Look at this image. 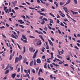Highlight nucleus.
I'll use <instances>...</instances> for the list:
<instances>
[{"label": "nucleus", "instance_id": "a18cd8bd", "mask_svg": "<svg viewBox=\"0 0 80 80\" xmlns=\"http://www.w3.org/2000/svg\"><path fill=\"white\" fill-rule=\"evenodd\" d=\"M60 17V16H59V15L58 14H57V18H59Z\"/></svg>", "mask_w": 80, "mask_h": 80}, {"label": "nucleus", "instance_id": "774afa93", "mask_svg": "<svg viewBox=\"0 0 80 80\" xmlns=\"http://www.w3.org/2000/svg\"><path fill=\"white\" fill-rule=\"evenodd\" d=\"M77 42H78V43H80V40H78Z\"/></svg>", "mask_w": 80, "mask_h": 80}, {"label": "nucleus", "instance_id": "9d476101", "mask_svg": "<svg viewBox=\"0 0 80 80\" xmlns=\"http://www.w3.org/2000/svg\"><path fill=\"white\" fill-rule=\"evenodd\" d=\"M33 48H29V50L30 52H33Z\"/></svg>", "mask_w": 80, "mask_h": 80}, {"label": "nucleus", "instance_id": "b1692460", "mask_svg": "<svg viewBox=\"0 0 80 80\" xmlns=\"http://www.w3.org/2000/svg\"><path fill=\"white\" fill-rule=\"evenodd\" d=\"M43 20H45V21H46V22H47V21H48V20H47V19L45 18H43Z\"/></svg>", "mask_w": 80, "mask_h": 80}, {"label": "nucleus", "instance_id": "bf43d9fd", "mask_svg": "<svg viewBox=\"0 0 80 80\" xmlns=\"http://www.w3.org/2000/svg\"><path fill=\"white\" fill-rule=\"evenodd\" d=\"M18 9H19V8L18 7H16L15 8V10H18Z\"/></svg>", "mask_w": 80, "mask_h": 80}, {"label": "nucleus", "instance_id": "aec40b11", "mask_svg": "<svg viewBox=\"0 0 80 80\" xmlns=\"http://www.w3.org/2000/svg\"><path fill=\"white\" fill-rule=\"evenodd\" d=\"M40 1L42 3H43V4H46V3L43 2V0H40Z\"/></svg>", "mask_w": 80, "mask_h": 80}, {"label": "nucleus", "instance_id": "ddd939ff", "mask_svg": "<svg viewBox=\"0 0 80 80\" xmlns=\"http://www.w3.org/2000/svg\"><path fill=\"white\" fill-rule=\"evenodd\" d=\"M23 52L22 53L23 54H24L25 53V47H23Z\"/></svg>", "mask_w": 80, "mask_h": 80}, {"label": "nucleus", "instance_id": "6ab92c4d", "mask_svg": "<svg viewBox=\"0 0 80 80\" xmlns=\"http://www.w3.org/2000/svg\"><path fill=\"white\" fill-rule=\"evenodd\" d=\"M57 56L58 57V58H62V57H61V56H60L59 55H57Z\"/></svg>", "mask_w": 80, "mask_h": 80}, {"label": "nucleus", "instance_id": "423d86ee", "mask_svg": "<svg viewBox=\"0 0 80 80\" xmlns=\"http://www.w3.org/2000/svg\"><path fill=\"white\" fill-rule=\"evenodd\" d=\"M71 12H72L73 15H76V14H78V12H74L72 10L71 11Z\"/></svg>", "mask_w": 80, "mask_h": 80}, {"label": "nucleus", "instance_id": "6e6552de", "mask_svg": "<svg viewBox=\"0 0 80 80\" xmlns=\"http://www.w3.org/2000/svg\"><path fill=\"white\" fill-rule=\"evenodd\" d=\"M22 38H23V39H24V40H27V39L26 38V37L23 35H22Z\"/></svg>", "mask_w": 80, "mask_h": 80}, {"label": "nucleus", "instance_id": "c03bdc74", "mask_svg": "<svg viewBox=\"0 0 80 80\" xmlns=\"http://www.w3.org/2000/svg\"><path fill=\"white\" fill-rule=\"evenodd\" d=\"M23 42H24V43H27V41L25 40H23V41H22Z\"/></svg>", "mask_w": 80, "mask_h": 80}, {"label": "nucleus", "instance_id": "09e8293b", "mask_svg": "<svg viewBox=\"0 0 80 80\" xmlns=\"http://www.w3.org/2000/svg\"><path fill=\"white\" fill-rule=\"evenodd\" d=\"M21 17H22L24 19H25V16L24 15H23L22 16H21Z\"/></svg>", "mask_w": 80, "mask_h": 80}, {"label": "nucleus", "instance_id": "412c9836", "mask_svg": "<svg viewBox=\"0 0 80 80\" xmlns=\"http://www.w3.org/2000/svg\"><path fill=\"white\" fill-rule=\"evenodd\" d=\"M74 2L75 3V4H77V0H74Z\"/></svg>", "mask_w": 80, "mask_h": 80}, {"label": "nucleus", "instance_id": "603ef678", "mask_svg": "<svg viewBox=\"0 0 80 80\" xmlns=\"http://www.w3.org/2000/svg\"><path fill=\"white\" fill-rule=\"evenodd\" d=\"M51 57H53V53L52 52L51 53Z\"/></svg>", "mask_w": 80, "mask_h": 80}, {"label": "nucleus", "instance_id": "338daca9", "mask_svg": "<svg viewBox=\"0 0 80 80\" xmlns=\"http://www.w3.org/2000/svg\"><path fill=\"white\" fill-rule=\"evenodd\" d=\"M20 68H18L17 70V72H20Z\"/></svg>", "mask_w": 80, "mask_h": 80}, {"label": "nucleus", "instance_id": "a878e982", "mask_svg": "<svg viewBox=\"0 0 80 80\" xmlns=\"http://www.w3.org/2000/svg\"><path fill=\"white\" fill-rule=\"evenodd\" d=\"M29 8L30 9H31V10H35V8H32V7H29Z\"/></svg>", "mask_w": 80, "mask_h": 80}, {"label": "nucleus", "instance_id": "39448f33", "mask_svg": "<svg viewBox=\"0 0 80 80\" xmlns=\"http://www.w3.org/2000/svg\"><path fill=\"white\" fill-rule=\"evenodd\" d=\"M36 62L38 63H41V60H40V59H38L37 60Z\"/></svg>", "mask_w": 80, "mask_h": 80}, {"label": "nucleus", "instance_id": "393cba45", "mask_svg": "<svg viewBox=\"0 0 80 80\" xmlns=\"http://www.w3.org/2000/svg\"><path fill=\"white\" fill-rule=\"evenodd\" d=\"M60 23V25H61V26H62V27H65V25H64V24H63V23H62V22H61Z\"/></svg>", "mask_w": 80, "mask_h": 80}, {"label": "nucleus", "instance_id": "4c0bfd02", "mask_svg": "<svg viewBox=\"0 0 80 80\" xmlns=\"http://www.w3.org/2000/svg\"><path fill=\"white\" fill-rule=\"evenodd\" d=\"M39 37H40V38H41V39H43V37H42V35H39Z\"/></svg>", "mask_w": 80, "mask_h": 80}, {"label": "nucleus", "instance_id": "f257e3e1", "mask_svg": "<svg viewBox=\"0 0 80 80\" xmlns=\"http://www.w3.org/2000/svg\"><path fill=\"white\" fill-rule=\"evenodd\" d=\"M22 56L21 55H20L19 58L18 57H16L15 58V63H17L18 62V61H20L21 60H22Z\"/></svg>", "mask_w": 80, "mask_h": 80}, {"label": "nucleus", "instance_id": "8fccbe9b", "mask_svg": "<svg viewBox=\"0 0 80 80\" xmlns=\"http://www.w3.org/2000/svg\"><path fill=\"white\" fill-rule=\"evenodd\" d=\"M26 17L27 18H28V19H30V17H28V15H26Z\"/></svg>", "mask_w": 80, "mask_h": 80}, {"label": "nucleus", "instance_id": "1a4fd4ad", "mask_svg": "<svg viewBox=\"0 0 80 80\" xmlns=\"http://www.w3.org/2000/svg\"><path fill=\"white\" fill-rule=\"evenodd\" d=\"M63 9H64V11L65 12H67V8L65 7H63Z\"/></svg>", "mask_w": 80, "mask_h": 80}, {"label": "nucleus", "instance_id": "a211bd4d", "mask_svg": "<svg viewBox=\"0 0 80 80\" xmlns=\"http://www.w3.org/2000/svg\"><path fill=\"white\" fill-rule=\"evenodd\" d=\"M19 26L21 27H22V28H24V27H25L23 26V25H19Z\"/></svg>", "mask_w": 80, "mask_h": 80}, {"label": "nucleus", "instance_id": "bb28decb", "mask_svg": "<svg viewBox=\"0 0 80 80\" xmlns=\"http://www.w3.org/2000/svg\"><path fill=\"white\" fill-rule=\"evenodd\" d=\"M38 80H44V79H43V78H41H41H38Z\"/></svg>", "mask_w": 80, "mask_h": 80}, {"label": "nucleus", "instance_id": "72a5a7b5", "mask_svg": "<svg viewBox=\"0 0 80 80\" xmlns=\"http://www.w3.org/2000/svg\"><path fill=\"white\" fill-rule=\"evenodd\" d=\"M74 48H76V49H77V50H79V48H78V47H77V46H75L74 47Z\"/></svg>", "mask_w": 80, "mask_h": 80}, {"label": "nucleus", "instance_id": "9b49d317", "mask_svg": "<svg viewBox=\"0 0 80 80\" xmlns=\"http://www.w3.org/2000/svg\"><path fill=\"white\" fill-rule=\"evenodd\" d=\"M11 37H12V38H15V39H17V38L15 36H14L13 34L11 35Z\"/></svg>", "mask_w": 80, "mask_h": 80}, {"label": "nucleus", "instance_id": "a19ab883", "mask_svg": "<svg viewBox=\"0 0 80 80\" xmlns=\"http://www.w3.org/2000/svg\"><path fill=\"white\" fill-rule=\"evenodd\" d=\"M42 59H45V55L43 56L42 57Z\"/></svg>", "mask_w": 80, "mask_h": 80}, {"label": "nucleus", "instance_id": "0eeeda50", "mask_svg": "<svg viewBox=\"0 0 80 80\" xmlns=\"http://www.w3.org/2000/svg\"><path fill=\"white\" fill-rule=\"evenodd\" d=\"M15 75H16V73H14L11 75V77L12 78H14L15 77Z\"/></svg>", "mask_w": 80, "mask_h": 80}, {"label": "nucleus", "instance_id": "6e6d98bb", "mask_svg": "<svg viewBox=\"0 0 80 80\" xmlns=\"http://www.w3.org/2000/svg\"><path fill=\"white\" fill-rule=\"evenodd\" d=\"M49 47L48 45H47L46 46V49H49Z\"/></svg>", "mask_w": 80, "mask_h": 80}, {"label": "nucleus", "instance_id": "2f4dec72", "mask_svg": "<svg viewBox=\"0 0 80 80\" xmlns=\"http://www.w3.org/2000/svg\"><path fill=\"white\" fill-rule=\"evenodd\" d=\"M39 72H41V73H43V71L42 70V69L41 68H40L39 69Z\"/></svg>", "mask_w": 80, "mask_h": 80}, {"label": "nucleus", "instance_id": "de8ad7c7", "mask_svg": "<svg viewBox=\"0 0 80 80\" xmlns=\"http://www.w3.org/2000/svg\"><path fill=\"white\" fill-rule=\"evenodd\" d=\"M7 7H4V10H7Z\"/></svg>", "mask_w": 80, "mask_h": 80}, {"label": "nucleus", "instance_id": "3c124183", "mask_svg": "<svg viewBox=\"0 0 80 80\" xmlns=\"http://www.w3.org/2000/svg\"><path fill=\"white\" fill-rule=\"evenodd\" d=\"M0 28L2 29V28H5V27L2 26V27H0Z\"/></svg>", "mask_w": 80, "mask_h": 80}, {"label": "nucleus", "instance_id": "e433bc0d", "mask_svg": "<svg viewBox=\"0 0 80 80\" xmlns=\"http://www.w3.org/2000/svg\"><path fill=\"white\" fill-rule=\"evenodd\" d=\"M22 20H18V22H20H20H22Z\"/></svg>", "mask_w": 80, "mask_h": 80}, {"label": "nucleus", "instance_id": "dca6fc26", "mask_svg": "<svg viewBox=\"0 0 80 80\" xmlns=\"http://www.w3.org/2000/svg\"><path fill=\"white\" fill-rule=\"evenodd\" d=\"M38 33H39V34H42V35H43V33L41 31L38 32Z\"/></svg>", "mask_w": 80, "mask_h": 80}, {"label": "nucleus", "instance_id": "f3484780", "mask_svg": "<svg viewBox=\"0 0 80 80\" xmlns=\"http://www.w3.org/2000/svg\"><path fill=\"white\" fill-rule=\"evenodd\" d=\"M59 3L60 5H62L64 4V2H60Z\"/></svg>", "mask_w": 80, "mask_h": 80}, {"label": "nucleus", "instance_id": "2eb2a0df", "mask_svg": "<svg viewBox=\"0 0 80 80\" xmlns=\"http://www.w3.org/2000/svg\"><path fill=\"white\" fill-rule=\"evenodd\" d=\"M24 72H25V73H27V74H28V71L26 69H24Z\"/></svg>", "mask_w": 80, "mask_h": 80}, {"label": "nucleus", "instance_id": "c85d7f7f", "mask_svg": "<svg viewBox=\"0 0 80 80\" xmlns=\"http://www.w3.org/2000/svg\"><path fill=\"white\" fill-rule=\"evenodd\" d=\"M63 66L65 67H68V65L67 64H66L63 65Z\"/></svg>", "mask_w": 80, "mask_h": 80}, {"label": "nucleus", "instance_id": "4d7b16f0", "mask_svg": "<svg viewBox=\"0 0 80 80\" xmlns=\"http://www.w3.org/2000/svg\"><path fill=\"white\" fill-rule=\"evenodd\" d=\"M50 78L51 79H52L53 78V76L52 75H50Z\"/></svg>", "mask_w": 80, "mask_h": 80}, {"label": "nucleus", "instance_id": "e2e57ef3", "mask_svg": "<svg viewBox=\"0 0 80 80\" xmlns=\"http://www.w3.org/2000/svg\"><path fill=\"white\" fill-rule=\"evenodd\" d=\"M10 9H9V12H12V9L10 8H9Z\"/></svg>", "mask_w": 80, "mask_h": 80}, {"label": "nucleus", "instance_id": "49530a36", "mask_svg": "<svg viewBox=\"0 0 80 80\" xmlns=\"http://www.w3.org/2000/svg\"><path fill=\"white\" fill-rule=\"evenodd\" d=\"M50 38L51 40H52V42H53V41H54V39H53V38L51 37Z\"/></svg>", "mask_w": 80, "mask_h": 80}, {"label": "nucleus", "instance_id": "4be33fe9", "mask_svg": "<svg viewBox=\"0 0 80 80\" xmlns=\"http://www.w3.org/2000/svg\"><path fill=\"white\" fill-rule=\"evenodd\" d=\"M5 72V74H7V73H8V72H9V70H7Z\"/></svg>", "mask_w": 80, "mask_h": 80}, {"label": "nucleus", "instance_id": "f03ea898", "mask_svg": "<svg viewBox=\"0 0 80 80\" xmlns=\"http://www.w3.org/2000/svg\"><path fill=\"white\" fill-rule=\"evenodd\" d=\"M36 44L38 45H42V41L39 39H36L35 40Z\"/></svg>", "mask_w": 80, "mask_h": 80}, {"label": "nucleus", "instance_id": "473e14b6", "mask_svg": "<svg viewBox=\"0 0 80 80\" xmlns=\"http://www.w3.org/2000/svg\"><path fill=\"white\" fill-rule=\"evenodd\" d=\"M49 15H51V16H52V17H55V16H54V15H53V14H52L51 13H50Z\"/></svg>", "mask_w": 80, "mask_h": 80}, {"label": "nucleus", "instance_id": "f8f14e48", "mask_svg": "<svg viewBox=\"0 0 80 80\" xmlns=\"http://www.w3.org/2000/svg\"><path fill=\"white\" fill-rule=\"evenodd\" d=\"M33 64V61H32L30 63V66H32Z\"/></svg>", "mask_w": 80, "mask_h": 80}, {"label": "nucleus", "instance_id": "37998d69", "mask_svg": "<svg viewBox=\"0 0 80 80\" xmlns=\"http://www.w3.org/2000/svg\"><path fill=\"white\" fill-rule=\"evenodd\" d=\"M48 67L49 69H51V68L50 67V65L49 64H48Z\"/></svg>", "mask_w": 80, "mask_h": 80}, {"label": "nucleus", "instance_id": "864d4df0", "mask_svg": "<svg viewBox=\"0 0 80 80\" xmlns=\"http://www.w3.org/2000/svg\"><path fill=\"white\" fill-rule=\"evenodd\" d=\"M57 23H60V21L58 20V19H57Z\"/></svg>", "mask_w": 80, "mask_h": 80}, {"label": "nucleus", "instance_id": "4468645a", "mask_svg": "<svg viewBox=\"0 0 80 80\" xmlns=\"http://www.w3.org/2000/svg\"><path fill=\"white\" fill-rule=\"evenodd\" d=\"M50 23H53V20H52V19H50Z\"/></svg>", "mask_w": 80, "mask_h": 80}, {"label": "nucleus", "instance_id": "c756f323", "mask_svg": "<svg viewBox=\"0 0 80 80\" xmlns=\"http://www.w3.org/2000/svg\"><path fill=\"white\" fill-rule=\"evenodd\" d=\"M40 15H42L43 16H45V15L43 13H40Z\"/></svg>", "mask_w": 80, "mask_h": 80}, {"label": "nucleus", "instance_id": "680f3d73", "mask_svg": "<svg viewBox=\"0 0 80 80\" xmlns=\"http://www.w3.org/2000/svg\"><path fill=\"white\" fill-rule=\"evenodd\" d=\"M6 26L8 27H9V26H10L9 25H8V24H7V23H6Z\"/></svg>", "mask_w": 80, "mask_h": 80}, {"label": "nucleus", "instance_id": "ea45409f", "mask_svg": "<svg viewBox=\"0 0 80 80\" xmlns=\"http://www.w3.org/2000/svg\"><path fill=\"white\" fill-rule=\"evenodd\" d=\"M58 32H59V34H61V33H62V32H61V31H60L59 30V29H58Z\"/></svg>", "mask_w": 80, "mask_h": 80}, {"label": "nucleus", "instance_id": "5701e85b", "mask_svg": "<svg viewBox=\"0 0 80 80\" xmlns=\"http://www.w3.org/2000/svg\"><path fill=\"white\" fill-rule=\"evenodd\" d=\"M70 2H71V1L70 0H68L66 3L68 4Z\"/></svg>", "mask_w": 80, "mask_h": 80}, {"label": "nucleus", "instance_id": "7c9ffc66", "mask_svg": "<svg viewBox=\"0 0 80 80\" xmlns=\"http://www.w3.org/2000/svg\"><path fill=\"white\" fill-rule=\"evenodd\" d=\"M17 45H18V47L19 48L20 50H21V48H20V45H19L18 44V43H17Z\"/></svg>", "mask_w": 80, "mask_h": 80}, {"label": "nucleus", "instance_id": "69168bd1", "mask_svg": "<svg viewBox=\"0 0 80 80\" xmlns=\"http://www.w3.org/2000/svg\"><path fill=\"white\" fill-rule=\"evenodd\" d=\"M28 73H29V74H30V69H29L28 70Z\"/></svg>", "mask_w": 80, "mask_h": 80}, {"label": "nucleus", "instance_id": "5fc2aeb1", "mask_svg": "<svg viewBox=\"0 0 80 80\" xmlns=\"http://www.w3.org/2000/svg\"><path fill=\"white\" fill-rule=\"evenodd\" d=\"M50 45H51L52 46H53V43H52V42H51L50 43H49Z\"/></svg>", "mask_w": 80, "mask_h": 80}, {"label": "nucleus", "instance_id": "13d9d810", "mask_svg": "<svg viewBox=\"0 0 80 80\" xmlns=\"http://www.w3.org/2000/svg\"><path fill=\"white\" fill-rule=\"evenodd\" d=\"M44 68H47V65H46V64H45V65H44Z\"/></svg>", "mask_w": 80, "mask_h": 80}, {"label": "nucleus", "instance_id": "20e7f679", "mask_svg": "<svg viewBox=\"0 0 80 80\" xmlns=\"http://www.w3.org/2000/svg\"><path fill=\"white\" fill-rule=\"evenodd\" d=\"M14 55H15V51H13V53L12 54H12H11V55H10V57L9 58V60H12V57H13L14 56Z\"/></svg>", "mask_w": 80, "mask_h": 80}, {"label": "nucleus", "instance_id": "c9c22d12", "mask_svg": "<svg viewBox=\"0 0 80 80\" xmlns=\"http://www.w3.org/2000/svg\"><path fill=\"white\" fill-rule=\"evenodd\" d=\"M29 37L31 38H35V37H34L33 36H29Z\"/></svg>", "mask_w": 80, "mask_h": 80}, {"label": "nucleus", "instance_id": "79ce46f5", "mask_svg": "<svg viewBox=\"0 0 80 80\" xmlns=\"http://www.w3.org/2000/svg\"><path fill=\"white\" fill-rule=\"evenodd\" d=\"M26 62V58L25 59H24V60H23V62L24 63H25Z\"/></svg>", "mask_w": 80, "mask_h": 80}, {"label": "nucleus", "instance_id": "7ed1b4c3", "mask_svg": "<svg viewBox=\"0 0 80 80\" xmlns=\"http://www.w3.org/2000/svg\"><path fill=\"white\" fill-rule=\"evenodd\" d=\"M38 52V50H37L36 51L34 52V53L33 54V55L32 57V58H35V57H37V52Z\"/></svg>", "mask_w": 80, "mask_h": 80}, {"label": "nucleus", "instance_id": "052dcab7", "mask_svg": "<svg viewBox=\"0 0 80 80\" xmlns=\"http://www.w3.org/2000/svg\"><path fill=\"white\" fill-rule=\"evenodd\" d=\"M42 32L43 33H44V34H46V33H47V32H45V31H43Z\"/></svg>", "mask_w": 80, "mask_h": 80}, {"label": "nucleus", "instance_id": "cd10ccee", "mask_svg": "<svg viewBox=\"0 0 80 80\" xmlns=\"http://www.w3.org/2000/svg\"><path fill=\"white\" fill-rule=\"evenodd\" d=\"M1 66H2V68L3 69L4 68H5V66L3 64H2Z\"/></svg>", "mask_w": 80, "mask_h": 80}, {"label": "nucleus", "instance_id": "58836bf2", "mask_svg": "<svg viewBox=\"0 0 80 80\" xmlns=\"http://www.w3.org/2000/svg\"><path fill=\"white\" fill-rule=\"evenodd\" d=\"M32 71L33 73H35V70L34 69H32Z\"/></svg>", "mask_w": 80, "mask_h": 80}, {"label": "nucleus", "instance_id": "0e129e2a", "mask_svg": "<svg viewBox=\"0 0 80 80\" xmlns=\"http://www.w3.org/2000/svg\"><path fill=\"white\" fill-rule=\"evenodd\" d=\"M67 60H68V61L70 60V58L68 57V58H67Z\"/></svg>", "mask_w": 80, "mask_h": 80}, {"label": "nucleus", "instance_id": "f704fd0d", "mask_svg": "<svg viewBox=\"0 0 80 80\" xmlns=\"http://www.w3.org/2000/svg\"><path fill=\"white\" fill-rule=\"evenodd\" d=\"M45 23V21H42V22H41V24L42 25H43V24H44V23Z\"/></svg>", "mask_w": 80, "mask_h": 80}]
</instances>
